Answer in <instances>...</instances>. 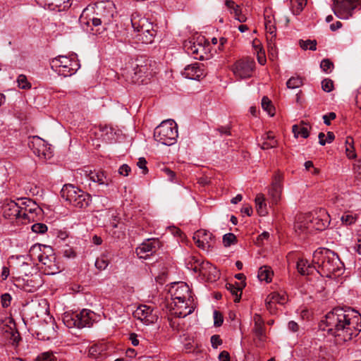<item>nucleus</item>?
I'll return each mask as SVG.
<instances>
[{
  "instance_id": "f257e3e1",
  "label": "nucleus",
  "mask_w": 361,
  "mask_h": 361,
  "mask_svg": "<svg viewBox=\"0 0 361 361\" xmlns=\"http://www.w3.org/2000/svg\"><path fill=\"white\" fill-rule=\"evenodd\" d=\"M319 329L334 336L336 343L341 345L361 331V315L353 309L334 308L321 321Z\"/></svg>"
},
{
  "instance_id": "f03ea898",
  "label": "nucleus",
  "mask_w": 361,
  "mask_h": 361,
  "mask_svg": "<svg viewBox=\"0 0 361 361\" xmlns=\"http://www.w3.org/2000/svg\"><path fill=\"white\" fill-rule=\"evenodd\" d=\"M312 262L314 268L323 276L333 278L342 274L343 264L338 256L326 248H319L313 253Z\"/></svg>"
},
{
  "instance_id": "7ed1b4c3",
  "label": "nucleus",
  "mask_w": 361,
  "mask_h": 361,
  "mask_svg": "<svg viewBox=\"0 0 361 361\" xmlns=\"http://www.w3.org/2000/svg\"><path fill=\"white\" fill-rule=\"evenodd\" d=\"M95 15L96 16L92 17L90 20L83 23L87 26H90L91 23L92 34L100 35L106 30L107 25L113 17L111 8H107L105 3H99L96 5Z\"/></svg>"
},
{
  "instance_id": "20e7f679",
  "label": "nucleus",
  "mask_w": 361,
  "mask_h": 361,
  "mask_svg": "<svg viewBox=\"0 0 361 361\" xmlns=\"http://www.w3.org/2000/svg\"><path fill=\"white\" fill-rule=\"evenodd\" d=\"M61 195L73 207L79 209L86 208L92 201L90 194L73 185H65L61 190Z\"/></svg>"
},
{
  "instance_id": "39448f33",
  "label": "nucleus",
  "mask_w": 361,
  "mask_h": 361,
  "mask_svg": "<svg viewBox=\"0 0 361 361\" xmlns=\"http://www.w3.org/2000/svg\"><path fill=\"white\" fill-rule=\"evenodd\" d=\"M154 137L158 142L164 145H172L178 137L177 125L173 120H166L161 123L154 132Z\"/></svg>"
},
{
  "instance_id": "423d86ee",
  "label": "nucleus",
  "mask_w": 361,
  "mask_h": 361,
  "mask_svg": "<svg viewBox=\"0 0 361 361\" xmlns=\"http://www.w3.org/2000/svg\"><path fill=\"white\" fill-rule=\"evenodd\" d=\"M51 68L59 75L68 77L75 74L80 68V63L75 58L59 56L51 60Z\"/></svg>"
},
{
  "instance_id": "0eeeda50",
  "label": "nucleus",
  "mask_w": 361,
  "mask_h": 361,
  "mask_svg": "<svg viewBox=\"0 0 361 361\" xmlns=\"http://www.w3.org/2000/svg\"><path fill=\"white\" fill-rule=\"evenodd\" d=\"M93 315V312L83 309L80 312L66 313L63 317V322L68 328L81 329L92 325Z\"/></svg>"
},
{
  "instance_id": "6e6552de",
  "label": "nucleus",
  "mask_w": 361,
  "mask_h": 361,
  "mask_svg": "<svg viewBox=\"0 0 361 361\" xmlns=\"http://www.w3.org/2000/svg\"><path fill=\"white\" fill-rule=\"evenodd\" d=\"M131 22L135 31L137 32L135 38L137 42L142 44H151L154 41L156 31L147 19L142 18L138 20L133 19Z\"/></svg>"
},
{
  "instance_id": "1a4fd4ad",
  "label": "nucleus",
  "mask_w": 361,
  "mask_h": 361,
  "mask_svg": "<svg viewBox=\"0 0 361 361\" xmlns=\"http://www.w3.org/2000/svg\"><path fill=\"white\" fill-rule=\"evenodd\" d=\"M37 252L39 253L37 255V258L44 265V267H42V269H44L47 274L53 275L59 272L60 269L55 262V257L52 255H48L45 253H42L41 245H33L29 251L30 257H35V254Z\"/></svg>"
},
{
  "instance_id": "9d476101",
  "label": "nucleus",
  "mask_w": 361,
  "mask_h": 361,
  "mask_svg": "<svg viewBox=\"0 0 361 361\" xmlns=\"http://www.w3.org/2000/svg\"><path fill=\"white\" fill-rule=\"evenodd\" d=\"M185 265L188 269L195 273L199 272L204 276L212 274L213 279L209 278L210 279L215 280L216 278H219V271L216 268L209 262L202 261L197 256H189L185 260Z\"/></svg>"
},
{
  "instance_id": "9b49d317",
  "label": "nucleus",
  "mask_w": 361,
  "mask_h": 361,
  "mask_svg": "<svg viewBox=\"0 0 361 361\" xmlns=\"http://www.w3.org/2000/svg\"><path fill=\"white\" fill-rule=\"evenodd\" d=\"M21 216L23 223L35 221L42 216V209L30 199H21Z\"/></svg>"
},
{
  "instance_id": "f8f14e48",
  "label": "nucleus",
  "mask_w": 361,
  "mask_h": 361,
  "mask_svg": "<svg viewBox=\"0 0 361 361\" xmlns=\"http://www.w3.org/2000/svg\"><path fill=\"white\" fill-rule=\"evenodd\" d=\"M360 6V0H335L333 10L339 18L348 19L352 16L353 10Z\"/></svg>"
},
{
  "instance_id": "ddd939ff",
  "label": "nucleus",
  "mask_w": 361,
  "mask_h": 361,
  "mask_svg": "<svg viewBox=\"0 0 361 361\" xmlns=\"http://www.w3.org/2000/svg\"><path fill=\"white\" fill-rule=\"evenodd\" d=\"M28 146L33 153L42 160L49 159L53 156V152L48 144L38 136L29 138Z\"/></svg>"
},
{
  "instance_id": "4468645a",
  "label": "nucleus",
  "mask_w": 361,
  "mask_h": 361,
  "mask_svg": "<svg viewBox=\"0 0 361 361\" xmlns=\"http://www.w3.org/2000/svg\"><path fill=\"white\" fill-rule=\"evenodd\" d=\"M255 63L251 58H244L237 61L232 66L234 75L239 79L250 78L255 70Z\"/></svg>"
},
{
  "instance_id": "2eb2a0df",
  "label": "nucleus",
  "mask_w": 361,
  "mask_h": 361,
  "mask_svg": "<svg viewBox=\"0 0 361 361\" xmlns=\"http://www.w3.org/2000/svg\"><path fill=\"white\" fill-rule=\"evenodd\" d=\"M18 286L28 293L36 291L43 284V279L39 273L35 274H25V277H18L17 279Z\"/></svg>"
},
{
  "instance_id": "dca6fc26",
  "label": "nucleus",
  "mask_w": 361,
  "mask_h": 361,
  "mask_svg": "<svg viewBox=\"0 0 361 361\" xmlns=\"http://www.w3.org/2000/svg\"><path fill=\"white\" fill-rule=\"evenodd\" d=\"M307 214L308 217L311 219V226L313 231H324L330 224V216L324 209H319Z\"/></svg>"
},
{
  "instance_id": "f3484780",
  "label": "nucleus",
  "mask_w": 361,
  "mask_h": 361,
  "mask_svg": "<svg viewBox=\"0 0 361 361\" xmlns=\"http://www.w3.org/2000/svg\"><path fill=\"white\" fill-rule=\"evenodd\" d=\"M133 316L146 325L156 322L158 319L157 311L153 307L146 305H139L134 311Z\"/></svg>"
},
{
  "instance_id": "a211bd4d",
  "label": "nucleus",
  "mask_w": 361,
  "mask_h": 361,
  "mask_svg": "<svg viewBox=\"0 0 361 361\" xmlns=\"http://www.w3.org/2000/svg\"><path fill=\"white\" fill-rule=\"evenodd\" d=\"M21 199H18V202L11 200H5L2 204L3 215L6 219H19L21 216Z\"/></svg>"
},
{
  "instance_id": "6ab92c4d",
  "label": "nucleus",
  "mask_w": 361,
  "mask_h": 361,
  "mask_svg": "<svg viewBox=\"0 0 361 361\" xmlns=\"http://www.w3.org/2000/svg\"><path fill=\"white\" fill-rule=\"evenodd\" d=\"M160 247L158 239H147L136 248L137 255L142 259H147L152 255Z\"/></svg>"
},
{
  "instance_id": "aec40b11",
  "label": "nucleus",
  "mask_w": 361,
  "mask_h": 361,
  "mask_svg": "<svg viewBox=\"0 0 361 361\" xmlns=\"http://www.w3.org/2000/svg\"><path fill=\"white\" fill-rule=\"evenodd\" d=\"M169 293L173 301L190 300L192 298L190 294V289L187 283L178 282L174 283L169 289Z\"/></svg>"
},
{
  "instance_id": "412c9836",
  "label": "nucleus",
  "mask_w": 361,
  "mask_h": 361,
  "mask_svg": "<svg viewBox=\"0 0 361 361\" xmlns=\"http://www.w3.org/2000/svg\"><path fill=\"white\" fill-rule=\"evenodd\" d=\"M283 176L279 173H276L273 177L271 187L269 190V196L271 203L277 204L281 198L283 186Z\"/></svg>"
},
{
  "instance_id": "4be33fe9",
  "label": "nucleus",
  "mask_w": 361,
  "mask_h": 361,
  "mask_svg": "<svg viewBox=\"0 0 361 361\" xmlns=\"http://www.w3.org/2000/svg\"><path fill=\"white\" fill-rule=\"evenodd\" d=\"M192 238L197 246L204 250L212 247L214 243L213 235L205 230L197 231Z\"/></svg>"
},
{
  "instance_id": "5701e85b",
  "label": "nucleus",
  "mask_w": 361,
  "mask_h": 361,
  "mask_svg": "<svg viewBox=\"0 0 361 361\" xmlns=\"http://www.w3.org/2000/svg\"><path fill=\"white\" fill-rule=\"evenodd\" d=\"M192 298L190 300H182L173 301V314L178 317H185L191 314L195 308L192 303Z\"/></svg>"
},
{
  "instance_id": "b1692460",
  "label": "nucleus",
  "mask_w": 361,
  "mask_h": 361,
  "mask_svg": "<svg viewBox=\"0 0 361 361\" xmlns=\"http://www.w3.org/2000/svg\"><path fill=\"white\" fill-rule=\"evenodd\" d=\"M294 228L298 235L307 234L313 231L311 226V219L308 217L307 214H300L297 217Z\"/></svg>"
},
{
  "instance_id": "393cba45",
  "label": "nucleus",
  "mask_w": 361,
  "mask_h": 361,
  "mask_svg": "<svg viewBox=\"0 0 361 361\" xmlns=\"http://www.w3.org/2000/svg\"><path fill=\"white\" fill-rule=\"evenodd\" d=\"M183 74L191 80H200L206 75L204 65L200 63H195L185 67Z\"/></svg>"
},
{
  "instance_id": "a878e982",
  "label": "nucleus",
  "mask_w": 361,
  "mask_h": 361,
  "mask_svg": "<svg viewBox=\"0 0 361 361\" xmlns=\"http://www.w3.org/2000/svg\"><path fill=\"white\" fill-rule=\"evenodd\" d=\"M225 6L230 11V13L234 16L235 20L240 23L246 22L247 17L242 13L240 6L236 4L233 0H226Z\"/></svg>"
},
{
  "instance_id": "bb28decb",
  "label": "nucleus",
  "mask_w": 361,
  "mask_h": 361,
  "mask_svg": "<svg viewBox=\"0 0 361 361\" xmlns=\"http://www.w3.org/2000/svg\"><path fill=\"white\" fill-rule=\"evenodd\" d=\"M253 321L255 323L253 331L255 337L260 341H264L265 339V329L262 318L259 314H255Z\"/></svg>"
},
{
  "instance_id": "cd10ccee",
  "label": "nucleus",
  "mask_w": 361,
  "mask_h": 361,
  "mask_svg": "<svg viewBox=\"0 0 361 361\" xmlns=\"http://www.w3.org/2000/svg\"><path fill=\"white\" fill-rule=\"evenodd\" d=\"M44 4L48 9L58 11L67 10L71 6L70 0H45Z\"/></svg>"
},
{
  "instance_id": "c85d7f7f",
  "label": "nucleus",
  "mask_w": 361,
  "mask_h": 361,
  "mask_svg": "<svg viewBox=\"0 0 361 361\" xmlns=\"http://www.w3.org/2000/svg\"><path fill=\"white\" fill-rule=\"evenodd\" d=\"M226 289L235 297L233 300L238 302L241 298L243 288L245 286V283L242 281L240 283L235 282V283H227Z\"/></svg>"
},
{
  "instance_id": "c756f323",
  "label": "nucleus",
  "mask_w": 361,
  "mask_h": 361,
  "mask_svg": "<svg viewBox=\"0 0 361 361\" xmlns=\"http://www.w3.org/2000/svg\"><path fill=\"white\" fill-rule=\"evenodd\" d=\"M310 128L307 123L302 121L299 125H293L292 127V132L295 137L301 136L303 138H307L310 135Z\"/></svg>"
},
{
  "instance_id": "7c9ffc66",
  "label": "nucleus",
  "mask_w": 361,
  "mask_h": 361,
  "mask_svg": "<svg viewBox=\"0 0 361 361\" xmlns=\"http://www.w3.org/2000/svg\"><path fill=\"white\" fill-rule=\"evenodd\" d=\"M262 142L260 144V147L262 149L274 148L278 145V142L274 139V136L271 132H269L263 135L262 136Z\"/></svg>"
},
{
  "instance_id": "2f4dec72",
  "label": "nucleus",
  "mask_w": 361,
  "mask_h": 361,
  "mask_svg": "<svg viewBox=\"0 0 361 361\" xmlns=\"http://www.w3.org/2000/svg\"><path fill=\"white\" fill-rule=\"evenodd\" d=\"M88 176L90 180L99 185H108L111 181L103 171H90Z\"/></svg>"
},
{
  "instance_id": "473e14b6",
  "label": "nucleus",
  "mask_w": 361,
  "mask_h": 361,
  "mask_svg": "<svg viewBox=\"0 0 361 361\" xmlns=\"http://www.w3.org/2000/svg\"><path fill=\"white\" fill-rule=\"evenodd\" d=\"M255 201L256 204V209L258 214L262 216L267 214L268 212L267 208V204L265 202L264 195L262 193L257 194Z\"/></svg>"
},
{
  "instance_id": "72a5a7b5",
  "label": "nucleus",
  "mask_w": 361,
  "mask_h": 361,
  "mask_svg": "<svg viewBox=\"0 0 361 361\" xmlns=\"http://www.w3.org/2000/svg\"><path fill=\"white\" fill-rule=\"evenodd\" d=\"M1 330L6 334L5 336L11 340L13 343H17L19 341V334L12 326L3 324Z\"/></svg>"
},
{
  "instance_id": "f704fd0d",
  "label": "nucleus",
  "mask_w": 361,
  "mask_h": 361,
  "mask_svg": "<svg viewBox=\"0 0 361 361\" xmlns=\"http://www.w3.org/2000/svg\"><path fill=\"white\" fill-rule=\"evenodd\" d=\"M273 271L270 267L263 266L259 269L257 277L260 281L269 283L271 281Z\"/></svg>"
},
{
  "instance_id": "c9c22d12",
  "label": "nucleus",
  "mask_w": 361,
  "mask_h": 361,
  "mask_svg": "<svg viewBox=\"0 0 361 361\" xmlns=\"http://www.w3.org/2000/svg\"><path fill=\"white\" fill-rule=\"evenodd\" d=\"M265 301L268 305H270L271 302L283 304L286 301V295L285 294L274 292L267 296Z\"/></svg>"
},
{
  "instance_id": "e433bc0d",
  "label": "nucleus",
  "mask_w": 361,
  "mask_h": 361,
  "mask_svg": "<svg viewBox=\"0 0 361 361\" xmlns=\"http://www.w3.org/2000/svg\"><path fill=\"white\" fill-rule=\"evenodd\" d=\"M105 350V346L102 344H94L92 345L88 350V356L94 359H98L102 355Z\"/></svg>"
},
{
  "instance_id": "4c0bfd02",
  "label": "nucleus",
  "mask_w": 361,
  "mask_h": 361,
  "mask_svg": "<svg viewBox=\"0 0 361 361\" xmlns=\"http://www.w3.org/2000/svg\"><path fill=\"white\" fill-rule=\"evenodd\" d=\"M307 0H290V10L294 15H298L306 6Z\"/></svg>"
},
{
  "instance_id": "58836bf2",
  "label": "nucleus",
  "mask_w": 361,
  "mask_h": 361,
  "mask_svg": "<svg viewBox=\"0 0 361 361\" xmlns=\"http://www.w3.org/2000/svg\"><path fill=\"white\" fill-rule=\"evenodd\" d=\"M297 269L299 273L302 275L310 274L312 272L313 267L308 264L307 260L299 259L297 262Z\"/></svg>"
},
{
  "instance_id": "ea45409f",
  "label": "nucleus",
  "mask_w": 361,
  "mask_h": 361,
  "mask_svg": "<svg viewBox=\"0 0 361 361\" xmlns=\"http://www.w3.org/2000/svg\"><path fill=\"white\" fill-rule=\"evenodd\" d=\"M188 54L198 55V54L204 50V47L200 44H196L194 42H186L184 45Z\"/></svg>"
},
{
  "instance_id": "a19ab883",
  "label": "nucleus",
  "mask_w": 361,
  "mask_h": 361,
  "mask_svg": "<svg viewBox=\"0 0 361 361\" xmlns=\"http://www.w3.org/2000/svg\"><path fill=\"white\" fill-rule=\"evenodd\" d=\"M262 107L271 116H274L275 109L273 106L271 100L267 97H264L262 99Z\"/></svg>"
},
{
  "instance_id": "79ce46f5",
  "label": "nucleus",
  "mask_w": 361,
  "mask_h": 361,
  "mask_svg": "<svg viewBox=\"0 0 361 361\" xmlns=\"http://www.w3.org/2000/svg\"><path fill=\"white\" fill-rule=\"evenodd\" d=\"M109 264V259L106 255H102L95 261V267L99 270L105 269Z\"/></svg>"
},
{
  "instance_id": "37998d69",
  "label": "nucleus",
  "mask_w": 361,
  "mask_h": 361,
  "mask_svg": "<svg viewBox=\"0 0 361 361\" xmlns=\"http://www.w3.org/2000/svg\"><path fill=\"white\" fill-rule=\"evenodd\" d=\"M302 85V80L300 77H291L286 82V86L289 89L298 88Z\"/></svg>"
},
{
  "instance_id": "c03bdc74",
  "label": "nucleus",
  "mask_w": 361,
  "mask_h": 361,
  "mask_svg": "<svg viewBox=\"0 0 361 361\" xmlns=\"http://www.w3.org/2000/svg\"><path fill=\"white\" fill-rule=\"evenodd\" d=\"M299 44L300 46V47L302 49H304V50L310 49V50L314 51L317 49V42H316V40H310V39L302 40V39H300L299 41Z\"/></svg>"
},
{
  "instance_id": "a18cd8bd",
  "label": "nucleus",
  "mask_w": 361,
  "mask_h": 361,
  "mask_svg": "<svg viewBox=\"0 0 361 361\" xmlns=\"http://www.w3.org/2000/svg\"><path fill=\"white\" fill-rule=\"evenodd\" d=\"M36 361H57V359L54 353L45 352L38 355Z\"/></svg>"
},
{
  "instance_id": "49530a36",
  "label": "nucleus",
  "mask_w": 361,
  "mask_h": 361,
  "mask_svg": "<svg viewBox=\"0 0 361 361\" xmlns=\"http://www.w3.org/2000/svg\"><path fill=\"white\" fill-rule=\"evenodd\" d=\"M236 242V237L233 233H228L223 236V243L225 247H229Z\"/></svg>"
},
{
  "instance_id": "de8ad7c7",
  "label": "nucleus",
  "mask_w": 361,
  "mask_h": 361,
  "mask_svg": "<svg viewBox=\"0 0 361 361\" xmlns=\"http://www.w3.org/2000/svg\"><path fill=\"white\" fill-rule=\"evenodd\" d=\"M102 136L106 140H111L114 138V130L111 127L104 126L101 128Z\"/></svg>"
},
{
  "instance_id": "09e8293b",
  "label": "nucleus",
  "mask_w": 361,
  "mask_h": 361,
  "mask_svg": "<svg viewBox=\"0 0 361 361\" xmlns=\"http://www.w3.org/2000/svg\"><path fill=\"white\" fill-rule=\"evenodd\" d=\"M320 67L322 71L326 73H331L334 68V64L329 59H323L321 62Z\"/></svg>"
},
{
  "instance_id": "8fccbe9b",
  "label": "nucleus",
  "mask_w": 361,
  "mask_h": 361,
  "mask_svg": "<svg viewBox=\"0 0 361 361\" xmlns=\"http://www.w3.org/2000/svg\"><path fill=\"white\" fill-rule=\"evenodd\" d=\"M17 82L18 84V87L21 89H28L30 87V84L27 81V78L24 75H20L18 77Z\"/></svg>"
},
{
  "instance_id": "3c124183",
  "label": "nucleus",
  "mask_w": 361,
  "mask_h": 361,
  "mask_svg": "<svg viewBox=\"0 0 361 361\" xmlns=\"http://www.w3.org/2000/svg\"><path fill=\"white\" fill-rule=\"evenodd\" d=\"M32 231L36 233H44L47 231V226L44 224L37 223L32 226Z\"/></svg>"
},
{
  "instance_id": "603ef678",
  "label": "nucleus",
  "mask_w": 361,
  "mask_h": 361,
  "mask_svg": "<svg viewBox=\"0 0 361 361\" xmlns=\"http://www.w3.org/2000/svg\"><path fill=\"white\" fill-rule=\"evenodd\" d=\"M322 88L324 92H330L334 88V82L330 79H324L322 82Z\"/></svg>"
},
{
  "instance_id": "864d4df0",
  "label": "nucleus",
  "mask_w": 361,
  "mask_h": 361,
  "mask_svg": "<svg viewBox=\"0 0 361 361\" xmlns=\"http://www.w3.org/2000/svg\"><path fill=\"white\" fill-rule=\"evenodd\" d=\"M11 296L9 293H4L1 295V305L3 307H8L11 305Z\"/></svg>"
},
{
  "instance_id": "5fc2aeb1",
  "label": "nucleus",
  "mask_w": 361,
  "mask_h": 361,
  "mask_svg": "<svg viewBox=\"0 0 361 361\" xmlns=\"http://www.w3.org/2000/svg\"><path fill=\"white\" fill-rule=\"evenodd\" d=\"M137 166L142 170V174L145 175L148 173V169L147 167V161L144 157H140L137 163Z\"/></svg>"
},
{
  "instance_id": "6e6d98bb",
  "label": "nucleus",
  "mask_w": 361,
  "mask_h": 361,
  "mask_svg": "<svg viewBox=\"0 0 361 361\" xmlns=\"http://www.w3.org/2000/svg\"><path fill=\"white\" fill-rule=\"evenodd\" d=\"M265 29H266L267 32H269L270 35H274V36H275L276 27L274 26V25L272 23V22L270 20H266Z\"/></svg>"
},
{
  "instance_id": "4d7b16f0",
  "label": "nucleus",
  "mask_w": 361,
  "mask_h": 361,
  "mask_svg": "<svg viewBox=\"0 0 361 361\" xmlns=\"http://www.w3.org/2000/svg\"><path fill=\"white\" fill-rule=\"evenodd\" d=\"M211 343H212V346L214 348H217L218 346H219L222 344V340L221 339V338L219 335H213L211 337Z\"/></svg>"
},
{
  "instance_id": "13d9d810",
  "label": "nucleus",
  "mask_w": 361,
  "mask_h": 361,
  "mask_svg": "<svg viewBox=\"0 0 361 361\" xmlns=\"http://www.w3.org/2000/svg\"><path fill=\"white\" fill-rule=\"evenodd\" d=\"M214 326H220L223 323V317L218 311L214 312Z\"/></svg>"
},
{
  "instance_id": "bf43d9fd",
  "label": "nucleus",
  "mask_w": 361,
  "mask_h": 361,
  "mask_svg": "<svg viewBox=\"0 0 361 361\" xmlns=\"http://www.w3.org/2000/svg\"><path fill=\"white\" fill-rule=\"evenodd\" d=\"M336 117V115L334 112H330L327 114L323 116L324 123L329 126L331 124V121L334 120Z\"/></svg>"
},
{
  "instance_id": "052dcab7",
  "label": "nucleus",
  "mask_w": 361,
  "mask_h": 361,
  "mask_svg": "<svg viewBox=\"0 0 361 361\" xmlns=\"http://www.w3.org/2000/svg\"><path fill=\"white\" fill-rule=\"evenodd\" d=\"M130 171V167L128 164H123L118 169L119 174L124 176H128Z\"/></svg>"
},
{
  "instance_id": "680f3d73",
  "label": "nucleus",
  "mask_w": 361,
  "mask_h": 361,
  "mask_svg": "<svg viewBox=\"0 0 361 361\" xmlns=\"http://www.w3.org/2000/svg\"><path fill=\"white\" fill-rule=\"evenodd\" d=\"M354 250L361 255V231L357 234V242L355 244Z\"/></svg>"
},
{
  "instance_id": "e2e57ef3",
  "label": "nucleus",
  "mask_w": 361,
  "mask_h": 361,
  "mask_svg": "<svg viewBox=\"0 0 361 361\" xmlns=\"http://www.w3.org/2000/svg\"><path fill=\"white\" fill-rule=\"evenodd\" d=\"M341 221L346 225H350L355 222V219L350 214H345L341 216Z\"/></svg>"
},
{
  "instance_id": "0e129e2a",
  "label": "nucleus",
  "mask_w": 361,
  "mask_h": 361,
  "mask_svg": "<svg viewBox=\"0 0 361 361\" xmlns=\"http://www.w3.org/2000/svg\"><path fill=\"white\" fill-rule=\"evenodd\" d=\"M256 54L259 63L261 65H264L267 61L264 51L259 49V51Z\"/></svg>"
},
{
  "instance_id": "69168bd1",
  "label": "nucleus",
  "mask_w": 361,
  "mask_h": 361,
  "mask_svg": "<svg viewBox=\"0 0 361 361\" xmlns=\"http://www.w3.org/2000/svg\"><path fill=\"white\" fill-rule=\"evenodd\" d=\"M163 171L166 173V175L168 176V178L170 181L173 182L174 181L176 173L169 169V168H164L163 169Z\"/></svg>"
},
{
  "instance_id": "338daca9",
  "label": "nucleus",
  "mask_w": 361,
  "mask_h": 361,
  "mask_svg": "<svg viewBox=\"0 0 361 361\" xmlns=\"http://www.w3.org/2000/svg\"><path fill=\"white\" fill-rule=\"evenodd\" d=\"M252 47H253L255 53L259 52V49L264 50L262 47V44H261L260 41L257 39H255L252 41Z\"/></svg>"
},
{
  "instance_id": "774afa93",
  "label": "nucleus",
  "mask_w": 361,
  "mask_h": 361,
  "mask_svg": "<svg viewBox=\"0 0 361 361\" xmlns=\"http://www.w3.org/2000/svg\"><path fill=\"white\" fill-rule=\"evenodd\" d=\"M219 361H230V355L229 353L224 350L219 355Z\"/></svg>"
}]
</instances>
